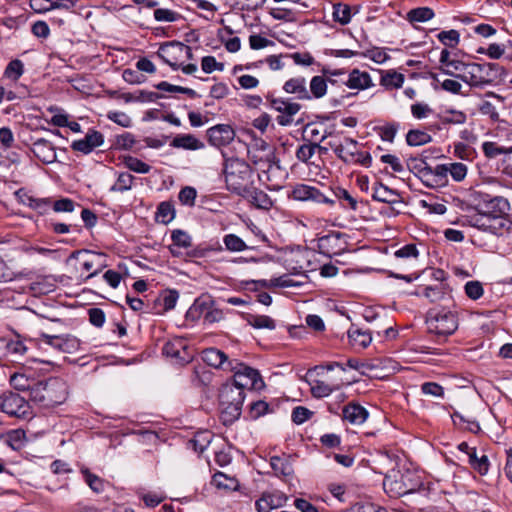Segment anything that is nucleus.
Masks as SVG:
<instances>
[{
	"label": "nucleus",
	"instance_id": "53",
	"mask_svg": "<svg viewBox=\"0 0 512 512\" xmlns=\"http://www.w3.org/2000/svg\"><path fill=\"white\" fill-rule=\"evenodd\" d=\"M437 38L443 45L453 48L458 45L460 41V34L457 30L451 29L448 31H441L437 35Z\"/></svg>",
	"mask_w": 512,
	"mask_h": 512
},
{
	"label": "nucleus",
	"instance_id": "30",
	"mask_svg": "<svg viewBox=\"0 0 512 512\" xmlns=\"http://www.w3.org/2000/svg\"><path fill=\"white\" fill-rule=\"evenodd\" d=\"M171 240L172 244L170 245V251L173 256L176 257L181 256V248H189L191 246L190 235L181 229H175L172 231Z\"/></svg>",
	"mask_w": 512,
	"mask_h": 512
},
{
	"label": "nucleus",
	"instance_id": "51",
	"mask_svg": "<svg viewBox=\"0 0 512 512\" xmlns=\"http://www.w3.org/2000/svg\"><path fill=\"white\" fill-rule=\"evenodd\" d=\"M333 18L336 22L346 25L351 20V9L345 4H336L333 7Z\"/></svg>",
	"mask_w": 512,
	"mask_h": 512
},
{
	"label": "nucleus",
	"instance_id": "47",
	"mask_svg": "<svg viewBox=\"0 0 512 512\" xmlns=\"http://www.w3.org/2000/svg\"><path fill=\"white\" fill-rule=\"evenodd\" d=\"M81 473L84 475L85 482L95 493H102L104 491V480L95 474H92L89 469H81Z\"/></svg>",
	"mask_w": 512,
	"mask_h": 512
},
{
	"label": "nucleus",
	"instance_id": "43",
	"mask_svg": "<svg viewBox=\"0 0 512 512\" xmlns=\"http://www.w3.org/2000/svg\"><path fill=\"white\" fill-rule=\"evenodd\" d=\"M135 177L127 172H122L118 175V178L114 185L111 186V192H126L133 186Z\"/></svg>",
	"mask_w": 512,
	"mask_h": 512
},
{
	"label": "nucleus",
	"instance_id": "50",
	"mask_svg": "<svg viewBox=\"0 0 512 512\" xmlns=\"http://www.w3.org/2000/svg\"><path fill=\"white\" fill-rule=\"evenodd\" d=\"M24 73V65L21 60L14 59L7 65L4 76L14 81L18 80Z\"/></svg>",
	"mask_w": 512,
	"mask_h": 512
},
{
	"label": "nucleus",
	"instance_id": "48",
	"mask_svg": "<svg viewBox=\"0 0 512 512\" xmlns=\"http://www.w3.org/2000/svg\"><path fill=\"white\" fill-rule=\"evenodd\" d=\"M509 147L498 145L496 142L486 141L482 144V151L488 159H494L499 155H504Z\"/></svg>",
	"mask_w": 512,
	"mask_h": 512
},
{
	"label": "nucleus",
	"instance_id": "17",
	"mask_svg": "<svg viewBox=\"0 0 512 512\" xmlns=\"http://www.w3.org/2000/svg\"><path fill=\"white\" fill-rule=\"evenodd\" d=\"M42 341L51 347L64 352L73 353L79 348V341L76 337L71 335H50L47 333L41 334Z\"/></svg>",
	"mask_w": 512,
	"mask_h": 512
},
{
	"label": "nucleus",
	"instance_id": "32",
	"mask_svg": "<svg viewBox=\"0 0 512 512\" xmlns=\"http://www.w3.org/2000/svg\"><path fill=\"white\" fill-rule=\"evenodd\" d=\"M423 296L434 303L451 300L450 292L441 283L435 286L425 287L423 291Z\"/></svg>",
	"mask_w": 512,
	"mask_h": 512
},
{
	"label": "nucleus",
	"instance_id": "61",
	"mask_svg": "<svg viewBox=\"0 0 512 512\" xmlns=\"http://www.w3.org/2000/svg\"><path fill=\"white\" fill-rule=\"evenodd\" d=\"M268 412H270V406L267 402L263 400L253 402L250 405L249 413L252 419H258L259 417L265 415Z\"/></svg>",
	"mask_w": 512,
	"mask_h": 512
},
{
	"label": "nucleus",
	"instance_id": "27",
	"mask_svg": "<svg viewBox=\"0 0 512 512\" xmlns=\"http://www.w3.org/2000/svg\"><path fill=\"white\" fill-rule=\"evenodd\" d=\"M368 411L361 405L349 403L343 408V419L353 425L363 424L368 418Z\"/></svg>",
	"mask_w": 512,
	"mask_h": 512
},
{
	"label": "nucleus",
	"instance_id": "3",
	"mask_svg": "<svg viewBox=\"0 0 512 512\" xmlns=\"http://www.w3.org/2000/svg\"><path fill=\"white\" fill-rule=\"evenodd\" d=\"M247 149V151H238V154H248L252 163L259 170L260 180L271 182L281 173V167L279 161L276 160L274 150L271 147H266L264 142L258 147L247 146Z\"/></svg>",
	"mask_w": 512,
	"mask_h": 512
},
{
	"label": "nucleus",
	"instance_id": "42",
	"mask_svg": "<svg viewBox=\"0 0 512 512\" xmlns=\"http://www.w3.org/2000/svg\"><path fill=\"white\" fill-rule=\"evenodd\" d=\"M178 292L175 290H169L161 294L155 301V305H163V309L157 313H163L173 309L178 299Z\"/></svg>",
	"mask_w": 512,
	"mask_h": 512
},
{
	"label": "nucleus",
	"instance_id": "10",
	"mask_svg": "<svg viewBox=\"0 0 512 512\" xmlns=\"http://www.w3.org/2000/svg\"><path fill=\"white\" fill-rule=\"evenodd\" d=\"M0 411L17 419H30L33 411L30 402L23 396L9 392L0 397Z\"/></svg>",
	"mask_w": 512,
	"mask_h": 512
},
{
	"label": "nucleus",
	"instance_id": "52",
	"mask_svg": "<svg viewBox=\"0 0 512 512\" xmlns=\"http://www.w3.org/2000/svg\"><path fill=\"white\" fill-rule=\"evenodd\" d=\"M322 74L326 77L328 84L332 86L341 85V78H346V72L343 69H331L330 67H323Z\"/></svg>",
	"mask_w": 512,
	"mask_h": 512
},
{
	"label": "nucleus",
	"instance_id": "6",
	"mask_svg": "<svg viewBox=\"0 0 512 512\" xmlns=\"http://www.w3.org/2000/svg\"><path fill=\"white\" fill-rule=\"evenodd\" d=\"M481 199L477 204L476 211L483 212L489 218L499 220L501 231L504 233L509 230L511 221L507 218L510 210L509 202L502 196H491L489 194H481Z\"/></svg>",
	"mask_w": 512,
	"mask_h": 512
},
{
	"label": "nucleus",
	"instance_id": "58",
	"mask_svg": "<svg viewBox=\"0 0 512 512\" xmlns=\"http://www.w3.org/2000/svg\"><path fill=\"white\" fill-rule=\"evenodd\" d=\"M447 170L448 174H450L453 180L457 182L464 180L467 175V166L460 162L447 165Z\"/></svg>",
	"mask_w": 512,
	"mask_h": 512
},
{
	"label": "nucleus",
	"instance_id": "62",
	"mask_svg": "<svg viewBox=\"0 0 512 512\" xmlns=\"http://www.w3.org/2000/svg\"><path fill=\"white\" fill-rule=\"evenodd\" d=\"M465 292L470 299L477 300L483 295V287L478 281H469L465 284Z\"/></svg>",
	"mask_w": 512,
	"mask_h": 512
},
{
	"label": "nucleus",
	"instance_id": "20",
	"mask_svg": "<svg viewBox=\"0 0 512 512\" xmlns=\"http://www.w3.org/2000/svg\"><path fill=\"white\" fill-rule=\"evenodd\" d=\"M201 359L208 366L224 371H228V364L233 361L228 359V356L217 348L204 349L201 352Z\"/></svg>",
	"mask_w": 512,
	"mask_h": 512
},
{
	"label": "nucleus",
	"instance_id": "13",
	"mask_svg": "<svg viewBox=\"0 0 512 512\" xmlns=\"http://www.w3.org/2000/svg\"><path fill=\"white\" fill-rule=\"evenodd\" d=\"M266 99L269 101L271 108L280 113L276 121L280 126H289L293 122V117L300 111L301 105L288 99L275 98L268 93Z\"/></svg>",
	"mask_w": 512,
	"mask_h": 512
},
{
	"label": "nucleus",
	"instance_id": "33",
	"mask_svg": "<svg viewBox=\"0 0 512 512\" xmlns=\"http://www.w3.org/2000/svg\"><path fill=\"white\" fill-rule=\"evenodd\" d=\"M327 87L328 82L323 74L313 76L310 80L308 92L312 95V99H320L326 95Z\"/></svg>",
	"mask_w": 512,
	"mask_h": 512
},
{
	"label": "nucleus",
	"instance_id": "23",
	"mask_svg": "<svg viewBox=\"0 0 512 512\" xmlns=\"http://www.w3.org/2000/svg\"><path fill=\"white\" fill-rule=\"evenodd\" d=\"M283 90L288 94H294L298 100H312V95L307 89V81L302 76L288 79L283 85Z\"/></svg>",
	"mask_w": 512,
	"mask_h": 512
},
{
	"label": "nucleus",
	"instance_id": "16",
	"mask_svg": "<svg viewBox=\"0 0 512 512\" xmlns=\"http://www.w3.org/2000/svg\"><path fill=\"white\" fill-rule=\"evenodd\" d=\"M104 135L95 130L89 129L83 139L75 140L71 144V149L84 155L91 153L95 148L104 144Z\"/></svg>",
	"mask_w": 512,
	"mask_h": 512
},
{
	"label": "nucleus",
	"instance_id": "25",
	"mask_svg": "<svg viewBox=\"0 0 512 512\" xmlns=\"http://www.w3.org/2000/svg\"><path fill=\"white\" fill-rule=\"evenodd\" d=\"M413 477L414 474L411 472L402 474L400 480L390 483L391 490H396L399 496L415 492L421 486V482L418 479L413 481Z\"/></svg>",
	"mask_w": 512,
	"mask_h": 512
},
{
	"label": "nucleus",
	"instance_id": "1",
	"mask_svg": "<svg viewBox=\"0 0 512 512\" xmlns=\"http://www.w3.org/2000/svg\"><path fill=\"white\" fill-rule=\"evenodd\" d=\"M224 158L223 172L227 189L237 195L248 192V188L254 184L251 166L232 150L222 153Z\"/></svg>",
	"mask_w": 512,
	"mask_h": 512
},
{
	"label": "nucleus",
	"instance_id": "18",
	"mask_svg": "<svg viewBox=\"0 0 512 512\" xmlns=\"http://www.w3.org/2000/svg\"><path fill=\"white\" fill-rule=\"evenodd\" d=\"M71 258H76L80 261L82 268L85 271H90L95 266H98L92 273H90L87 278H92L96 276L102 268L105 266L101 263L102 254L91 252L88 250L75 251L71 254Z\"/></svg>",
	"mask_w": 512,
	"mask_h": 512
},
{
	"label": "nucleus",
	"instance_id": "9",
	"mask_svg": "<svg viewBox=\"0 0 512 512\" xmlns=\"http://www.w3.org/2000/svg\"><path fill=\"white\" fill-rule=\"evenodd\" d=\"M209 143L214 147L232 145V149L238 154V151H247V144L240 139H235L234 129L227 124H218L207 130Z\"/></svg>",
	"mask_w": 512,
	"mask_h": 512
},
{
	"label": "nucleus",
	"instance_id": "19",
	"mask_svg": "<svg viewBox=\"0 0 512 512\" xmlns=\"http://www.w3.org/2000/svg\"><path fill=\"white\" fill-rule=\"evenodd\" d=\"M468 223L472 227H476L480 230L487 231L495 235L503 234L499 220H493V218H489L483 212L476 211L475 214L468 216Z\"/></svg>",
	"mask_w": 512,
	"mask_h": 512
},
{
	"label": "nucleus",
	"instance_id": "54",
	"mask_svg": "<svg viewBox=\"0 0 512 512\" xmlns=\"http://www.w3.org/2000/svg\"><path fill=\"white\" fill-rule=\"evenodd\" d=\"M223 242L226 248L232 252H240L247 249L245 242L235 234H227L224 237Z\"/></svg>",
	"mask_w": 512,
	"mask_h": 512
},
{
	"label": "nucleus",
	"instance_id": "36",
	"mask_svg": "<svg viewBox=\"0 0 512 512\" xmlns=\"http://www.w3.org/2000/svg\"><path fill=\"white\" fill-rule=\"evenodd\" d=\"M175 217V209L171 202H161L156 211L155 219L162 224L170 223Z\"/></svg>",
	"mask_w": 512,
	"mask_h": 512
},
{
	"label": "nucleus",
	"instance_id": "46",
	"mask_svg": "<svg viewBox=\"0 0 512 512\" xmlns=\"http://www.w3.org/2000/svg\"><path fill=\"white\" fill-rule=\"evenodd\" d=\"M334 197L344 206L352 210L357 209L356 199L344 188L336 187L332 190Z\"/></svg>",
	"mask_w": 512,
	"mask_h": 512
},
{
	"label": "nucleus",
	"instance_id": "29",
	"mask_svg": "<svg viewBox=\"0 0 512 512\" xmlns=\"http://www.w3.org/2000/svg\"><path fill=\"white\" fill-rule=\"evenodd\" d=\"M372 198L378 202L396 204L399 203L400 194L389 187L377 182L373 188Z\"/></svg>",
	"mask_w": 512,
	"mask_h": 512
},
{
	"label": "nucleus",
	"instance_id": "15",
	"mask_svg": "<svg viewBox=\"0 0 512 512\" xmlns=\"http://www.w3.org/2000/svg\"><path fill=\"white\" fill-rule=\"evenodd\" d=\"M421 173L424 177V183L431 188L443 187L448 183V170L446 164H440L436 167H431L425 164L421 168Z\"/></svg>",
	"mask_w": 512,
	"mask_h": 512
},
{
	"label": "nucleus",
	"instance_id": "57",
	"mask_svg": "<svg viewBox=\"0 0 512 512\" xmlns=\"http://www.w3.org/2000/svg\"><path fill=\"white\" fill-rule=\"evenodd\" d=\"M30 208L36 210L39 214L43 215L50 209L51 202L47 198H34L27 197V203Z\"/></svg>",
	"mask_w": 512,
	"mask_h": 512
},
{
	"label": "nucleus",
	"instance_id": "44",
	"mask_svg": "<svg viewBox=\"0 0 512 512\" xmlns=\"http://www.w3.org/2000/svg\"><path fill=\"white\" fill-rule=\"evenodd\" d=\"M123 164L129 170L136 172V173L147 174L151 170L150 165H148L147 163H145L142 160H140L136 157H133V156H124Z\"/></svg>",
	"mask_w": 512,
	"mask_h": 512
},
{
	"label": "nucleus",
	"instance_id": "5",
	"mask_svg": "<svg viewBox=\"0 0 512 512\" xmlns=\"http://www.w3.org/2000/svg\"><path fill=\"white\" fill-rule=\"evenodd\" d=\"M426 324L429 333L447 338L458 329V316L447 307H434L427 311Z\"/></svg>",
	"mask_w": 512,
	"mask_h": 512
},
{
	"label": "nucleus",
	"instance_id": "14",
	"mask_svg": "<svg viewBox=\"0 0 512 512\" xmlns=\"http://www.w3.org/2000/svg\"><path fill=\"white\" fill-rule=\"evenodd\" d=\"M291 196L294 200L298 201H312L315 203H326L331 205L335 203L334 199L324 195L316 187L306 184H297L293 188Z\"/></svg>",
	"mask_w": 512,
	"mask_h": 512
},
{
	"label": "nucleus",
	"instance_id": "21",
	"mask_svg": "<svg viewBox=\"0 0 512 512\" xmlns=\"http://www.w3.org/2000/svg\"><path fill=\"white\" fill-rule=\"evenodd\" d=\"M341 83L350 89L364 90L373 86L368 72L353 69L346 78L340 79Z\"/></svg>",
	"mask_w": 512,
	"mask_h": 512
},
{
	"label": "nucleus",
	"instance_id": "56",
	"mask_svg": "<svg viewBox=\"0 0 512 512\" xmlns=\"http://www.w3.org/2000/svg\"><path fill=\"white\" fill-rule=\"evenodd\" d=\"M212 483L217 488H223V489H234L237 485L234 478L228 477L222 472H217L213 475Z\"/></svg>",
	"mask_w": 512,
	"mask_h": 512
},
{
	"label": "nucleus",
	"instance_id": "8",
	"mask_svg": "<svg viewBox=\"0 0 512 512\" xmlns=\"http://www.w3.org/2000/svg\"><path fill=\"white\" fill-rule=\"evenodd\" d=\"M228 366V371L233 372V381L225 384L235 385L243 393L246 389H261L264 386V381L258 370L235 359Z\"/></svg>",
	"mask_w": 512,
	"mask_h": 512
},
{
	"label": "nucleus",
	"instance_id": "35",
	"mask_svg": "<svg viewBox=\"0 0 512 512\" xmlns=\"http://www.w3.org/2000/svg\"><path fill=\"white\" fill-rule=\"evenodd\" d=\"M3 347L6 350V354L15 358L23 356L27 347L20 339L19 335H17L16 339L7 340L3 338Z\"/></svg>",
	"mask_w": 512,
	"mask_h": 512
},
{
	"label": "nucleus",
	"instance_id": "45",
	"mask_svg": "<svg viewBox=\"0 0 512 512\" xmlns=\"http://www.w3.org/2000/svg\"><path fill=\"white\" fill-rule=\"evenodd\" d=\"M5 442L13 450H20L25 443V432L21 429L11 430L6 434Z\"/></svg>",
	"mask_w": 512,
	"mask_h": 512
},
{
	"label": "nucleus",
	"instance_id": "31",
	"mask_svg": "<svg viewBox=\"0 0 512 512\" xmlns=\"http://www.w3.org/2000/svg\"><path fill=\"white\" fill-rule=\"evenodd\" d=\"M348 338L353 346L366 348L372 341V336L369 330H362L354 325L348 330Z\"/></svg>",
	"mask_w": 512,
	"mask_h": 512
},
{
	"label": "nucleus",
	"instance_id": "28",
	"mask_svg": "<svg viewBox=\"0 0 512 512\" xmlns=\"http://www.w3.org/2000/svg\"><path fill=\"white\" fill-rule=\"evenodd\" d=\"M37 383L38 380L24 372H15L10 376L11 386L18 391H27L30 400L32 389H34Z\"/></svg>",
	"mask_w": 512,
	"mask_h": 512
},
{
	"label": "nucleus",
	"instance_id": "60",
	"mask_svg": "<svg viewBox=\"0 0 512 512\" xmlns=\"http://www.w3.org/2000/svg\"><path fill=\"white\" fill-rule=\"evenodd\" d=\"M481 114L488 116L493 122H503L500 120V115L493 103L490 101H483L479 106Z\"/></svg>",
	"mask_w": 512,
	"mask_h": 512
},
{
	"label": "nucleus",
	"instance_id": "24",
	"mask_svg": "<svg viewBox=\"0 0 512 512\" xmlns=\"http://www.w3.org/2000/svg\"><path fill=\"white\" fill-rule=\"evenodd\" d=\"M32 152L41 162L51 164L56 161L57 155L52 143L40 138L33 143Z\"/></svg>",
	"mask_w": 512,
	"mask_h": 512
},
{
	"label": "nucleus",
	"instance_id": "49",
	"mask_svg": "<svg viewBox=\"0 0 512 512\" xmlns=\"http://www.w3.org/2000/svg\"><path fill=\"white\" fill-rule=\"evenodd\" d=\"M469 464L481 475H485L489 469V460L486 455L478 457L476 451L470 452Z\"/></svg>",
	"mask_w": 512,
	"mask_h": 512
},
{
	"label": "nucleus",
	"instance_id": "64",
	"mask_svg": "<svg viewBox=\"0 0 512 512\" xmlns=\"http://www.w3.org/2000/svg\"><path fill=\"white\" fill-rule=\"evenodd\" d=\"M348 512H387V510L372 503H356Z\"/></svg>",
	"mask_w": 512,
	"mask_h": 512
},
{
	"label": "nucleus",
	"instance_id": "41",
	"mask_svg": "<svg viewBox=\"0 0 512 512\" xmlns=\"http://www.w3.org/2000/svg\"><path fill=\"white\" fill-rule=\"evenodd\" d=\"M439 120L442 124H464L467 120V116L464 112L458 110H446L439 114Z\"/></svg>",
	"mask_w": 512,
	"mask_h": 512
},
{
	"label": "nucleus",
	"instance_id": "40",
	"mask_svg": "<svg viewBox=\"0 0 512 512\" xmlns=\"http://www.w3.org/2000/svg\"><path fill=\"white\" fill-rule=\"evenodd\" d=\"M247 322L255 329L274 330L276 327L275 321L267 315H249Z\"/></svg>",
	"mask_w": 512,
	"mask_h": 512
},
{
	"label": "nucleus",
	"instance_id": "37",
	"mask_svg": "<svg viewBox=\"0 0 512 512\" xmlns=\"http://www.w3.org/2000/svg\"><path fill=\"white\" fill-rule=\"evenodd\" d=\"M434 11L429 7H418L407 13V20L413 24L415 22H427L434 17Z\"/></svg>",
	"mask_w": 512,
	"mask_h": 512
},
{
	"label": "nucleus",
	"instance_id": "2",
	"mask_svg": "<svg viewBox=\"0 0 512 512\" xmlns=\"http://www.w3.org/2000/svg\"><path fill=\"white\" fill-rule=\"evenodd\" d=\"M67 397V383L57 377L38 380V383L31 392V401L39 407L47 409L63 404Z\"/></svg>",
	"mask_w": 512,
	"mask_h": 512
},
{
	"label": "nucleus",
	"instance_id": "22",
	"mask_svg": "<svg viewBox=\"0 0 512 512\" xmlns=\"http://www.w3.org/2000/svg\"><path fill=\"white\" fill-rule=\"evenodd\" d=\"M286 501L287 497L281 492L263 493L256 501L255 507L258 512H270L272 509L282 507Z\"/></svg>",
	"mask_w": 512,
	"mask_h": 512
},
{
	"label": "nucleus",
	"instance_id": "26",
	"mask_svg": "<svg viewBox=\"0 0 512 512\" xmlns=\"http://www.w3.org/2000/svg\"><path fill=\"white\" fill-rule=\"evenodd\" d=\"M247 190L248 192L242 193L240 196L247 199L255 207L269 209L272 206L273 203L268 194L255 188L254 184H252Z\"/></svg>",
	"mask_w": 512,
	"mask_h": 512
},
{
	"label": "nucleus",
	"instance_id": "11",
	"mask_svg": "<svg viewBox=\"0 0 512 512\" xmlns=\"http://www.w3.org/2000/svg\"><path fill=\"white\" fill-rule=\"evenodd\" d=\"M446 75L454 76L463 82L469 84L471 87L483 88L490 84L489 74L485 63H468L467 71L462 74H454L453 71L448 69L443 70Z\"/></svg>",
	"mask_w": 512,
	"mask_h": 512
},
{
	"label": "nucleus",
	"instance_id": "4",
	"mask_svg": "<svg viewBox=\"0 0 512 512\" xmlns=\"http://www.w3.org/2000/svg\"><path fill=\"white\" fill-rule=\"evenodd\" d=\"M245 393L237 386L223 384L219 392V405L221 409V420L224 425H231L239 419L242 413V406Z\"/></svg>",
	"mask_w": 512,
	"mask_h": 512
},
{
	"label": "nucleus",
	"instance_id": "59",
	"mask_svg": "<svg viewBox=\"0 0 512 512\" xmlns=\"http://www.w3.org/2000/svg\"><path fill=\"white\" fill-rule=\"evenodd\" d=\"M398 128H399L398 123H395V122L387 123L378 128L379 135L382 140L388 141V142H393V140L396 136V133L398 131Z\"/></svg>",
	"mask_w": 512,
	"mask_h": 512
},
{
	"label": "nucleus",
	"instance_id": "38",
	"mask_svg": "<svg viewBox=\"0 0 512 512\" xmlns=\"http://www.w3.org/2000/svg\"><path fill=\"white\" fill-rule=\"evenodd\" d=\"M432 141L431 135L419 129L409 130L406 135V142L409 146H421Z\"/></svg>",
	"mask_w": 512,
	"mask_h": 512
},
{
	"label": "nucleus",
	"instance_id": "34",
	"mask_svg": "<svg viewBox=\"0 0 512 512\" xmlns=\"http://www.w3.org/2000/svg\"><path fill=\"white\" fill-rule=\"evenodd\" d=\"M316 142L307 141L296 149L295 157L298 161L310 165L313 164L311 159L316 154Z\"/></svg>",
	"mask_w": 512,
	"mask_h": 512
},
{
	"label": "nucleus",
	"instance_id": "55",
	"mask_svg": "<svg viewBox=\"0 0 512 512\" xmlns=\"http://www.w3.org/2000/svg\"><path fill=\"white\" fill-rule=\"evenodd\" d=\"M309 384L311 386L312 395L317 398L327 397L333 391L330 385L320 380H314L313 382H309Z\"/></svg>",
	"mask_w": 512,
	"mask_h": 512
},
{
	"label": "nucleus",
	"instance_id": "12",
	"mask_svg": "<svg viewBox=\"0 0 512 512\" xmlns=\"http://www.w3.org/2000/svg\"><path fill=\"white\" fill-rule=\"evenodd\" d=\"M163 354L174 360L175 364L185 365L192 361V351L189 339L175 337L163 346Z\"/></svg>",
	"mask_w": 512,
	"mask_h": 512
},
{
	"label": "nucleus",
	"instance_id": "39",
	"mask_svg": "<svg viewBox=\"0 0 512 512\" xmlns=\"http://www.w3.org/2000/svg\"><path fill=\"white\" fill-rule=\"evenodd\" d=\"M270 466L276 475L289 476L293 473L292 465L286 458L273 456L270 460Z\"/></svg>",
	"mask_w": 512,
	"mask_h": 512
},
{
	"label": "nucleus",
	"instance_id": "63",
	"mask_svg": "<svg viewBox=\"0 0 512 512\" xmlns=\"http://www.w3.org/2000/svg\"><path fill=\"white\" fill-rule=\"evenodd\" d=\"M108 119L121 127L128 128L132 125L131 118L124 112L114 111L107 114Z\"/></svg>",
	"mask_w": 512,
	"mask_h": 512
},
{
	"label": "nucleus",
	"instance_id": "7",
	"mask_svg": "<svg viewBox=\"0 0 512 512\" xmlns=\"http://www.w3.org/2000/svg\"><path fill=\"white\" fill-rule=\"evenodd\" d=\"M190 46L184 45L181 42L172 41L162 44L157 52L159 58L171 67H182L186 74L192 73V64L184 65L185 61L192 56Z\"/></svg>",
	"mask_w": 512,
	"mask_h": 512
}]
</instances>
